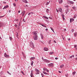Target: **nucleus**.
<instances>
[{"instance_id": "1", "label": "nucleus", "mask_w": 77, "mask_h": 77, "mask_svg": "<svg viewBox=\"0 0 77 77\" xmlns=\"http://www.w3.org/2000/svg\"><path fill=\"white\" fill-rule=\"evenodd\" d=\"M38 31H35L33 33V38L35 40H37L38 39Z\"/></svg>"}, {"instance_id": "2", "label": "nucleus", "mask_w": 77, "mask_h": 77, "mask_svg": "<svg viewBox=\"0 0 77 77\" xmlns=\"http://www.w3.org/2000/svg\"><path fill=\"white\" fill-rule=\"evenodd\" d=\"M56 10L57 12H58L59 11L61 13L63 12L62 9L61 8H59L58 9V10H57V9H56Z\"/></svg>"}, {"instance_id": "3", "label": "nucleus", "mask_w": 77, "mask_h": 77, "mask_svg": "<svg viewBox=\"0 0 77 77\" xmlns=\"http://www.w3.org/2000/svg\"><path fill=\"white\" fill-rule=\"evenodd\" d=\"M35 70L36 71L35 74L36 75L39 74L40 73V71L37 69H35Z\"/></svg>"}, {"instance_id": "4", "label": "nucleus", "mask_w": 77, "mask_h": 77, "mask_svg": "<svg viewBox=\"0 0 77 77\" xmlns=\"http://www.w3.org/2000/svg\"><path fill=\"white\" fill-rule=\"evenodd\" d=\"M67 2L68 4H69V3H70L71 5H73V4L74 3V2H72V1H69V0L67 1Z\"/></svg>"}, {"instance_id": "5", "label": "nucleus", "mask_w": 77, "mask_h": 77, "mask_svg": "<svg viewBox=\"0 0 77 77\" xmlns=\"http://www.w3.org/2000/svg\"><path fill=\"white\" fill-rule=\"evenodd\" d=\"M30 45L31 47H32L33 48H34V44L32 42H30Z\"/></svg>"}, {"instance_id": "6", "label": "nucleus", "mask_w": 77, "mask_h": 77, "mask_svg": "<svg viewBox=\"0 0 77 77\" xmlns=\"http://www.w3.org/2000/svg\"><path fill=\"white\" fill-rule=\"evenodd\" d=\"M4 56L6 58H8L9 57V56L8 55H7L6 53L4 54Z\"/></svg>"}, {"instance_id": "7", "label": "nucleus", "mask_w": 77, "mask_h": 77, "mask_svg": "<svg viewBox=\"0 0 77 77\" xmlns=\"http://www.w3.org/2000/svg\"><path fill=\"white\" fill-rule=\"evenodd\" d=\"M44 61L47 63H49L50 62V61L47 59H45V60H44Z\"/></svg>"}, {"instance_id": "8", "label": "nucleus", "mask_w": 77, "mask_h": 77, "mask_svg": "<svg viewBox=\"0 0 77 77\" xmlns=\"http://www.w3.org/2000/svg\"><path fill=\"white\" fill-rule=\"evenodd\" d=\"M9 6L8 5H7L6 6H5L4 8H3V10H4L5 9H6V8H8Z\"/></svg>"}, {"instance_id": "9", "label": "nucleus", "mask_w": 77, "mask_h": 77, "mask_svg": "<svg viewBox=\"0 0 77 77\" xmlns=\"http://www.w3.org/2000/svg\"><path fill=\"white\" fill-rule=\"evenodd\" d=\"M35 59V57H32L30 58V60L32 61V60H33Z\"/></svg>"}, {"instance_id": "10", "label": "nucleus", "mask_w": 77, "mask_h": 77, "mask_svg": "<svg viewBox=\"0 0 77 77\" xmlns=\"http://www.w3.org/2000/svg\"><path fill=\"white\" fill-rule=\"evenodd\" d=\"M58 1L59 2V3L60 4L62 3L63 2V0H58Z\"/></svg>"}, {"instance_id": "11", "label": "nucleus", "mask_w": 77, "mask_h": 77, "mask_svg": "<svg viewBox=\"0 0 77 77\" xmlns=\"http://www.w3.org/2000/svg\"><path fill=\"white\" fill-rule=\"evenodd\" d=\"M74 20V19H73V18L72 19V18H71L70 20V23H72V22H73Z\"/></svg>"}, {"instance_id": "12", "label": "nucleus", "mask_w": 77, "mask_h": 77, "mask_svg": "<svg viewBox=\"0 0 77 77\" xmlns=\"http://www.w3.org/2000/svg\"><path fill=\"white\" fill-rule=\"evenodd\" d=\"M33 71L32 70L31 71V73L30 75L31 77H34L33 76Z\"/></svg>"}, {"instance_id": "13", "label": "nucleus", "mask_w": 77, "mask_h": 77, "mask_svg": "<svg viewBox=\"0 0 77 77\" xmlns=\"http://www.w3.org/2000/svg\"><path fill=\"white\" fill-rule=\"evenodd\" d=\"M44 49L43 50H45V51H48V48H44Z\"/></svg>"}, {"instance_id": "14", "label": "nucleus", "mask_w": 77, "mask_h": 77, "mask_svg": "<svg viewBox=\"0 0 77 77\" xmlns=\"http://www.w3.org/2000/svg\"><path fill=\"white\" fill-rule=\"evenodd\" d=\"M50 1H49V2H47L46 3V6H48V5H49V4H50Z\"/></svg>"}, {"instance_id": "15", "label": "nucleus", "mask_w": 77, "mask_h": 77, "mask_svg": "<svg viewBox=\"0 0 77 77\" xmlns=\"http://www.w3.org/2000/svg\"><path fill=\"white\" fill-rule=\"evenodd\" d=\"M72 9L75 11L76 10V7H75L74 6L72 7Z\"/></svg>"}, {"instance_id": "16", "label": "nucleus", "mask_w": 77, "mask_h": 77, "mask_svg": "<svg viewBox=\"0 0 77 77\" xmlns=\"http://www.w3.org/2000/svg\"><path fill=\"white\" fill-rule=\"evenodd\" d=\"M22 1L26 3H28V2L26 0H22Z\"/></svg>"}, {"instance_id": "17", "label": "nucleus", "mask_w": 77, "mask_h": 77, "mask_svg": "<svg viewBox=\"0 0 77 77\" xmlns=\"http://www.w3.org/2000/svg\"><path fill=\"white\" fill-rule=\"evenodd\" d=\"M43 73H44L45 75H49V74L47 73H46L45 71H43Z\"/></svg>"}, {"instance_id": "18", "label": "nucleus", "mask_w": 77, "mask_h": 77, "mask_svg": "<svg viewBox=\"0 0 77 77\" xmlns=\"http://www.w3.org/2000/svg\"><path fill=\"white\" fill-rule=\"evenodd\" d=\"M62 16L63 17V20H65L64 15L63 14L62 15Z\"/></svg>"}, {"instance_id": "19", "label": "nucleus", "mask_w": 77, "mask_h": 77, "mask_svg": "<svg viewBox=\"0 0 77 77\" xmlns=\"http://www.w3.org/2000/svg\"><path fill=\"white\" fill-rule=\"evenodd\" d=\"M43 18H44L48 20V17H47L46 16H43Z\"/></svg>"}, {"instance_id": "20", "label": "nucleus", "mask_w": 77, "mask_h": 77, "mask_svg": "<svg viewBox=\"0 0 77 77\" xmlns=\"http://www.w3.org/2000/svg\"><path fill=\"white\" fill-rule=\"evenodd\" d=\"M25 11H23L22 13V16H23L24 14H25Z\"/></svg>"}, {"instance_id": "21", "label": "nucleus", "mask_w": 77, "mask_h": 77, "mask_svg": "<svg viewBox=\"0 0 77 77\" xmlns=\"http://www.w3.org/2000/svg\"><path fill=\"white\" fill-rule=\"evenodd\" d=\"M49 66H54L53 64L52 63L49 64Z\"/></svg>"}, {"instance_id": "22", "label": "nucleus", "mask_w": 77, "mask_h": 77, "mask_svg": "<svg viewBox=\"0 0 77 77\" xmlns=\"http://www.w3.org/2000/svg\"><path fill=\"white\" fill-rule=\"evenodd\" d=\"M41 38L42 39H44V36L42 34H41Z\"/></svg>"}, {"instance_id": "23", "label": "nucleus", "mask_w": 77, "mask_h": 77, "mask_svg": "<svg viewBox=\"0 0 77 77\" xmlns=\"http://www.w3.org/2000/svg\"><path fill=\"white\" fill-rule=\"evenodd\" d=\"M49 54L52 55V54H54V52H52L49 53Z\"/></svg>"}, {"instance_id": "24", "label": "nucleus", "mask_w": 77, "mask_h": 77, "mask_svg": "<svg viewBox=\"0 0 77 77\" xmlns=\"http://www.w3.org/2000/svg\"><path fill=\"white\" fill-rule=\"evenodd\" d=\"M47 70V68H46L45 67H44L43 68V70L46 71Z\"/></svg>"}, {"instance_id": "25", "label": "nucleus", "mask_w": 77, "mask_h": 77, "mask_svg": "<svg viewBox=\"0 0 77 77\" xmlns=\"http://www.w3.org/2000/svg\"><path fill=\"white\" fill-rule=\"evenodd\" d=\"M64 66V65H62L60 66V68H63Z\"/></svg>"}, {"instance_id": "26", "label": "nucleus", "mask_w": 77, "mask_h": 77, "mask_svg": "<svg viewBox=\"0 0 77 77\" xmlns=\"http://www.w3.org/2000/svg\"><path fill=\"white\" fill-rule=\"evenodd\" d=\"M49 11L48 9H46V12L47 13H48V12Z\"/></svg>"}, {"instance_id": "27", "label": "nucleus", "mask_w": 77, "mask_h": 77, "mask_svg": "<svg viewBox=\"0 0 77 77\" xmlns=\"http://www.w3.org/2000/svg\"><path fill=\"white\" fill-rule=\"evenodd\" d=\"M50 28L53 31V32H54L53 28H51V27H50Z\"/></svg>"}, {"instance_id": "28", "label": "nucleus", "mask_w": 77, "mask_h": 77, "mask_svg": "<svg viewBox=\"0 0 77 77\" xmlns=\"http://www.w3.org/2000/svg\"><path fill=\"white\" fill-rule=\"evenodd\" d=\"M77 33H76V32H75V33H74V36H75V37H76V36H77Z\"/></svg>"}, {"instance_id": "29", "label": "nucleus", "mask_w": 77, "mask_h": 77, "mask_svg": "<svg viewBox=\"0 0 77 77\" xmlns=\"http://www.w3.org/2000/svg\"><path fill=\"white\" fill-rule=\"evenodd\" d=\"M18 33H16V36L17 38H18V39H19V38H18Z\"/></svg>"}, {"instance_id": "30", "label": "nucleus", "mask_w": 77, "mask_h": 77, "mask_svg": "<svg viewBox=\"0 0 77 77\" xmlns=\"http://www.w3.org/2000/svg\"><path fill=\"white\" fill-rule=\"evenodd\" d=\"M74 57V55H72V56L70 57V58H72L73 57Z\"/></svg>"}, {"instance_id": "31", "label": "nucleus", "mask_w": 77, "mask_h": 77, "mask_svg": "<svg viewBox=\"0 0 77 77\" xmlns=\"http://www.w3.org/2000/svg\"><path fill=\"white\" fill-rule=\"evenodd\" d=\"M75 72H72V74L73 75H75Z\"/></svg>"}, {"instance_id": "32", "label": "nucleus", "mask_w": 77, "mask_h": 77, "mask_svg": "<svg viewBox=\"0 0 77 77\" xmlns=\"http://www.w3.org/2000/svg\"><path fill=\"white\" fill-rule=\"evenodd\" d=\"M41 25L42 26H43V27H46V28L47 27L46 26H44V25L43 24H41Z\"/></svg>"}, {"instance_id": "33", "label": "nucleus", "mask_w": 77, "mask_h": 77, "mask_svg": "<svg viewBox=\"0 0 77 77\" xmlns=\"http://www.w3.org/2000/svg\"><path fill=\"white\" fill-rule=\"evenodd\" d=\"M68 73L67 74V75L66 74L65 75V76L66 77H68Z\"/></svg>"}, {"instance_id": "34", "label": "nucleus", "mask_w": 77, "mask_h": 77, "mask_svg": "<svg viewBox=\"0 0 77 77\" xmlns=\"http://www.w3.org/2000/svg\"><path fill=\"white\" fill-rule=\"evenodd\" d=\"M33 61H32V63H31V65L32 66H33Z\"/></svg>"}, {"instance_id": "35", "label": "nucleus", "mask_w": 77, "mask_h": 77, "mask_svg": "<svg viewBox=\"0 0 77 77\" xmlns=\"http://www.w3.org/2000/svg\"><path fill=\"white\" fill-rule=\"evenodd\" d=\"M9 38L11 41H12V38L11 37H10Z\"/></svg>"}, {"instance_id": "36", "label": "nucleus", "mask_w": 77, "mask_h": 77, "mask_svg": "<svg viewBox=\"0 0 77 77\" xmlns=\"http://www.w3.org/2000/svg\"><path fill=\"white\" fill-rule=\"evenodd\" d=\"M21 73H22V74H23V75H25L24 74V73L23 72V71H21Z\"/></svg>"}, {"instance_id": "37", "label": "nucleus", "mask_w": 77, "mask_h": 77, "mask_svg": "<svg viewBox=\"0 0 77 77\" xmlns=\"http://www.w3.org/2000/svg\"><path fill=\"white\" fill-rule=\"evenodd\" d=\"M65 8H69V6L68 5H67L65 6Z\"/></svg>"}, {"instance_id": "38", "label": "nucleus", "mask_w": 77, "mask_h": 77, "mask_svg": "<svg viewBox=\"0 0 77 77\" xmlns=\"http://www.w3.org/2000/svg\"><path fill=\"white\" fill-rule=\"evenodd\" d=\"M51 40H50L48 42V44H51Z\"/></svg>"}, {"instance_id": "39", "label": "nucleus", "mask_w": 77, "mask_h": 77, "mask_svg": "<svg viewBox=\"0 0 77 77\" xmlns=\"http://www.w3.org/2000/svg\"><path fill=\"white\" fill-rule=\"evenodd\" d=\"M13 5H14V6H16V4L15 3H13Z\"/></svg>"}, {"instance_id": "40", "label": "nucleus", "mask_w": 77, "mask_h": 77, "mask_svg": "<svg viewBox=\"0 0 77 77\" xmlns=\"http://www.w3.org/2000/svg\"><path fill=\"white\" fill-rule=\"evenodd\" d=\"M7 73L9 74L10 75H11V73H10L8 71H7Z\"/></svg>"}, {"instance_id": "41", "label": "nucleus", "mask_w": 77, "mask_h": 77, "mask_svg": "<svg viewBox=\"0 0 77 77\" xmlns=\"http://www.w3.org/2000/svg\"><path fill=\"white\" fill-rule=\"evenodd\" d=\"M23 57H24V58H26V56L25 55H23Z\"/></svg>"}, {"instance_id": "42", "label": "nucleus", "mask_w": 77, "mask_h": 77, "mask_svg": "<svg viewBox=\"0 0 77 77\" xmlns=\"http://www.w3.org/2000/svg\"><path fill=\"white\" fill-rule=\"evenodd\" d=\"M74 31V29H72L71 30V32H72Z\"/></svg>"}, {"instance_id": "43", "label": "nucleus", "mask_w": 77, "mask_h": 77, "mask_svg": "<svg viewBox=\"0 0 77 77\" xmlns=\"http://www.w3.org/2000/svg\"><path fill=\"white\" fill-rule=\"evenodd\" d=\"M41 75H42V77H44V75L43 74H42Z\"/></svg>"}, {"instance_id": "44", "label": "nucleus", "mask_w": 77, "mask_h": 77, "mask_svg": "<svg viewBox=\"0 0 77 77\" xmlns=\"http://www.w3.org/2000/svg\"><path fill=\"white\" fill-rule=\"evenodd\" d=\"M4 16H0V18L4 17Z\"/></svg>"}, {"instance_id": "45", "label": "nucleus", "mask_w": 77, "mask_h": 77, "mask_svg": "<svg viewBox=\"0 0 77 77\" xmlns=\"http://www.w3.org/2000/svg\"><path fill=\"white\" fill-rule=\"evenodd\" d=\"M74 47H75V48H76V47L77 48V45H74Z\"/></svg>"}, {"instance_id": "46", "label": "nucleus", "mask_w": 77, "mask_h": 77, "mask_svg": "<svg viewBox=\"0 0 77 77\" xmlns=\"http://www.w3.org/2000/svg\"><path fill=\"white\" fill-rule=\"evenodd\" d=\"M3 3H5V4H6L7 3V2H3Z\"/></svg>"}, {"instance_id": "47", "label": "nucleus", "mask_w": 77, "mask_h": 77, "mask_svg": "<svg viewBox=\"0 0 77 77\" xmlns=\"http://www.w3.org/2000/svg\"><path fill=\"white\" fill-rule=\"evenodd\" d=\"M49 18L51 20H52V18L51 17H49Z\"/></svg>"}, {"instance_id": "48", "label": "nucleus", "mask_w": 77, "mask_h": 77, "mask_svg": "<svg viewBox=\"0 0 77 77\" xmlns=\"http://www.w3.org/2000/svg\"><path fill=\"white\" fill-rule=\"evenodd\" d=\"M46 71L47 72H49V71L48 70H46Z\"/></svg>"}, {"instance_id": "49", "label": "nucleus", "mask_w": 77, "mask_h": 77, "mask_svg": "<svg viewBox=\"0 0 77 77\" xmlns=\"http://www.w3.org/2000/svg\"><path fill=\"white\" fill-rule=\"evenodd\" d=\"M15 21H18V19H16Z\"/></svg>"}, {"instance_id": "50", "label": "nucleus", "mask_w": 77, "mask_h": 77, "mask_svg": "<svg viewBox=\"0 0 77 77\" xmlns=\"http://www.w3.org/2000/svg\"><path fill=\"white\" fill-rule=\"evenodd\" d=\"M75 17H76L75 16V15H74V18H75Z\"/></svg>"}, {"instance_id": "51", "label": "nucleus", "mask_w": 77, "mask_h": 77, "mask_svg": "<svg viewBox=\"0 0 77 77\" xmlns=\"http://www.w3.org/2000/svg\"><path fill=\"white\" fill-rule=\"evenodd\" d=\"M55 60H57L58 59V58H57V57H56V58H55Z\"/></svg>"}, {"instance_id": "52", "label": "nucleus", "mask_w": 77, "mask_h": 77, "mask_svg": "<svg viewBox=\"0 0 77 77\" xmlns=\"http://www.w3.org/2000/svg\"><path fill=\"white\" fill-rule=\"evenodd\" d=\"M19 26H20V23H19Z\"/></svg>"}, {"instance_id": "53", "label": "nucleus", "mask_w": 77, "mask_h": 77, "mask_svg": "<svg viewBox=\"0 0 77 77\" xmlns=\"http://www.w3.org/2000/svg\"><path fill=\"white\" fill-rule=\"evenodd\" d=\"M54 42L55 43H56V41L55 40H54Z\"/></svg>"}, {"instance_id": "54", "label": "nucleus", "mask_w": 77, "mask_h": 77, "mask_svg": "<svg viewBox=\"0 0 77 77\" xmlns=\"http://www.w3.org/2000/svg\"><path fill=\"white\" fill-rule=\"evenodd\" d=\"M68 40L69 41V40H70V38H69L68 39Z\"/></svg>"}, {"instance_id": "55", "label": "nucleus", "mask_w": 77, "mask_h": 77, "mask_svg": "<svg viewBox=\"0 0 77 77\" xmlns=\"http://www.w3.org/2000/svg\"><path fill=\"white\" fill-rule=\"evenodd\" d=\"M18 11V13H20V11Z\"/></svg>"}, {"instance_id": "56", "label": "nucleus", "mask_w": 77, "mask_h": 77, "mask_svg": "<svg viewBox=\"0 0 77 77\" xmlns=\"http://www.w3.org/2000/svg\"><path fill=\"white\" fill-rule=\"evenodd\" d=\"M48 29H46V31H48Z\"/></svg>"}, {"instance_id": "57", "label": "nucleus", "mask_w": 77, "mask_h": 77, "mask_svg": "<svg viewBox=\"0 0 77 77\" xmlns=\"http://www.w3.org/2000/svg\"><path fill=\"white\" fill-rule=\"evenodd\" d=\"M59 72L60 73H61V72H60V71H59Z\"/></svg>"}, {"instance_id": "58", "label": "nucleus", "mask_w": 77, "mask_h": 77, "mask_svg": "<svg viewBox=\"0 0 77 77\" xmlns=\"http://www.w3.org/2000/svg\"><path fill=\"white\" fill-rule=\"evenodd\" d=\"M31 14V13H29V14H28V15H29L30 14Z\"/></svg>"}, {"instance_id": "59", "label": "nucleus", "mask_w": 77, "mask_h": 77, "mask_svg": "<svg viewBox=\"0 0 77 77\" xmlns=\"http://www.w3.org/2000/svg\"><path fill=\"white\" fill-rule=\"evenodd\" d=\"M1 23H0V27H1Z\"/></svg>"}, {"instance_id": "60", "label": "nucleus", "mask_w": 77, "mask_h": 77, "mask_svg": "<svg viewBox=\"0 0 77 77\" xmlns=\"http://www.w3.org/2000/svg\"><path fill=\"white\" fill-rule=\"evenodd\" d=\"M31 13L32 14H34L33 12H31Z\"/></svg>"}, {"instance_id": "61", "label": "nucleus", "mask_w": 77, "mask_h": 77, "mask_svg": "<svg viewBox=\"0 0 77 77\" xmlns=\"http://www.w3.org/2000/svg\"><path fill=\"white\" fill-rule=\"evenodd\" d=\"M66 29H64V31H66Z\"/></svg>"}, {"instance_id": "62", "label": "nucleus", "mask_w": 77, "mask_h": 77, "mask_svg": "<svg viewBox=\"0 0 77 77\" xmlns=\"http://www.w3.org/2000/svg\"><path fill=\"white\" fill-rule=\"evenodd\" d=\"M9 13H10L11 12V10H9Z\"/></svg>"}, {"instance_id": "63", "label": "nucleus", "mask_w": 77, "mask_h": 77, "mask_svg": "<svg viewBox=\"0 0 77 77\" xmlns=\"http://www.w3.org/2000/svg\"><path fill=\"white\" fill-rule=\"evenodd\" d=\"M15 26L16 27H17V25H15Z\"/></svg>"}, {"instance_id": "64", "label": "nucleus", "mask_w": 77, "mask_h": 77, "mask_svg": "<svg viewBox=\"0 0 77 77\" xmlns=\"http://www.w3.org/2000/svg\"><path fill=\"white\" fill-rule=\"evenodd\" d=\"M75 60H77V58H76L75 59Z\"/></svg>"}]
</instances>
